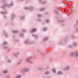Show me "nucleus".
I'll use <instances>...</instances> for the list:
<instances>
[{
	"label": "nucleus",
	"instance_id": "nucleus-35",
	"mask_svg": "<svg viewBox=\"0 0 78 78\" xmlns=\"http://www.w3.org/2000/svg\"><path fill=\"white\" fill-rule=\"evenodd\" d=\"M69 47L70 48H72V46H69Z\"/></svg>",
	"mask_w": 78,
	"mask_h": 78
},
{
	"label": "nucleus",
	"instance_id": "nucleus-18",
	"mask_svg": "<svg viewBox=\"0 0 78 78\" xmlns=\"http://www.w3.org/2000/svg\"><path fill=\"white\" fill-rule=\"evenodd\" d=\"M13 33H18V31L17 30H14L13 31Z\"/></svg>",
	"mask_w": 78,
	"mask_h": 78
},
{
	"label": "nucleus",
	"instance_id": "nucleus-1",
	"mask_svg": "<svg viewBox=\"0 0 78 78\" xmlns=\"http://www.w3.org/2000/svg\"><path fill=\"white\" fill-rule=\"evenodd\" d=\"M12 3H11L10 4L8 5V4H4L2 6V8L4 9L5 7H11L12 5Z\"/></svg>",
	"mask_w": 78,
	"mask_h": 78
},
{
	"label": "nucleus",
	"instance_id": "nucleus-38",
	"mask_svg": "<svg viewBox=\"0 0 78 78\" xmlns=\"http://www.w3.org/2000/svg\"><path fill=\"white\" fill-rule=\"evenodd\" d=\"M20 62H19L17 64L18 65H19V64H20Z\"/></svg>",
	"mask_w": 78,
	"mask_h": 78
},
{
	"label": "nucleus",
	"instance_id": "nucleus-42",
	"mask_svg": "<svg viewBox=\"0 0 78 78\" xmlns=\"http://www.w3.org/2000/svg\"><path fill=\"white\" fill-rule=\"evenodd\" d=\"M70 5H72V4H71Z\"/></svg>",
	"mask_w": 78,
	"mask_h": 78
},
{
	"label": "nucleus",
	"instance_id": "nucleus-28",
	"mask_svg": "<svg viewBox=\"0 0 78 78\" xmlns=\"http://www.w3.org/2000/svg\"><path fill=\"white\" fill-rule=\"evenodd\" d=\"M4 49H7L8 48V47L7 46H5L3 48Z\"/></svg>",
	"mask_w": 78,
	"mask_h": 78
},
{
	"label": "nucleus",
	"instance_id": "nucleus-26",
	"mask_svg": "<svg viewBox=\"0 0 78 78\" xmlns=\"http://www.w3.org/2000/svg\"><path fill=\"white\" fill-rule=\"evenodd\" d=\"M38 17H42V15L41 14H38Z\"/></svg>",
	"mask_w": 78,
	"mask_h": 78
},
{
	"label": "nucleus",
	"instance_id": "nucleus-6",
	"mask_svg": "<svg viewBox=\"0 0 78 78\" xmlns=\"http://www.w3.org/2000/svg\"><path fill=\"white\" fill-rule=\"evenodd\" d=\"M33 9V7L31 6L30 8L29 7H25V9H30V10H32Z\"/></svg>",
	"mask_w": 78,
	"mask_h": 78
},
{
	"label": "nucleus",
	"instance_id": "nucleus-24",
	"mask_svg": "<svg viewBox=\"0 0 78 78\" xmlns=\"http://www.w3.org/2000/svg\"><path fill=\"white\" fill-rule=\"evenodd\" d=\"M50 73V72H47L45 73V75H48V74L49 73Z\"/></svg>",
	"mask_w": 78,
	"mask_h": 78
},
{
	"label": "nucleus",
	"instance_id": "nucleus-41",
	"mask_svg": "<svg viewBox=\"0 0 78 78\" xmlns=\"http://www.w3.org/2000/svg\"><path fill=\"white\" fill-rule=\"evenodd\" d=\"M58 10H59V8H58Z\"/></svg>",
	"mask_w": 78,
	"mask_h": 78
},
{
	"label": "nucleus",
	"instance_id": "nucleus-5",
	"mask_svg": "<svg viewBox=\"0 0 78 78\" xmlns=\"http://www.w3.org/2000/svg\"><path fill=\"white\" fill-rule=\"evenodd\" d=\"M37 29L36 28H34L33 30H30V32L31 33H34V32H36L37 31Z\"/></svg>",
	"mask_w": 78,
	"mask_h": 78
},
{
	"label": "nucleus",
	"instance_id": "nucleus-11",
	"mask_svg": "<svg viewBox=\"0 0 78 78\" xmlns=\"http://www.w3.org/2000/svg\"><path fill=\"white\" fill-rule=\"evenodd\" d=\"M41 0H39V1L41 2V4H43L44 5L46 3V2H42V1H41Z\"/></svg>",
	"mask_w": 78,
	"mask_h": 78
},
{
	"label": "nucleus",
	"instance_id": "nucleus-29",
	"mask_svg": "<svg viewBox=\"0 0 78 78\" xmlns=\"http://www.w3.org/2000/svg\"><path fill=\"white\" fill-rule=\"evenodd\" d=\"M37 21H38V22H41V19H38V20H37Z\"/></svg>",
	"mask_w": 78,
	"mask_h": 78
},
{
	"label": "nucleus",
	"instance_id": "nucleus-25",
	"mask_svg": "<svg viewBox=\"0 0 78 78\" xmlns=\"http://www.w3.org/2000/svg\"><path fill=\"white\" fill-rule=\"evenodd\" d=\"M7 2L6 0H3L2 1V3H6Z\"/></svg>",
	"mask_w": 78,
	"mask_h": 78
},
{
	"label": "nucleus",
	"instance_id": "nucleus-43",
	"mask_svg": "<svg viewBox=\"0 0 78 78\" xmlns=\"http://www.w3.org/2000/svg\"><path fill=\"white\" fill-rule=\"evenodd\" d=\"M71 12H72V11H71Z\"/></svg>",
	"mask_w": 78,
	"mask_h": 78
},
{
	"label": "nucleus",
	"instance_id": "nucleus-4",
	"mask_svg": "<svg viewBox=\"0 0 78 78\" xmlns=\"http://www.w3.org/2000/svg\"><path fill=\"white\" fill-rule=\"evenodd\" d=\"M31 57H30L29 58H28L26 60L27 62H29V63H30V64H33V62H31Z\"/></svg>",
	"mask_w": 78,
	"mask_h": 78
},
{
	"label": "nucleus",
	"instance_id": "nucleus-39",
	"mask_svg": "<svg viewBox=\"0 0 78 78\" xmlns=\"http://www.w3.org/2000/svg\"><path fill=\"white\" fill-rule=\"evenodd\" d=\"M22 2H23L24 0H20Z\"/></svg>",
	"mask_w": 78,
	"mask_h": 78
},
{
	"label": "nucleus",
	"instance_id": "nucleus-23",
	"mask_svg": "<svg viewBox=\"0 0 78 78\" xmlns=\"http://www.w3.org/2000/svg\"><path fill=\"white\" fill-rule=\"evenodd\" d=\"M28 42H29V41L28 40H26L25 42V44H28Z\"/></svg>",
	"mask_w": 78,
	"mask_h": 78
},
{
	"label": "nucleus",
	"instance_id": "nucleus-2",
	"mask_svg": "<svg viewBox=\"0 0 78 78\" xmlns=\"http://www.w3.org/2000/svg\"><path fill=\"white\" fill-rule=\"evenodd\" d=\"M30 71V70L28 68H25L23 69H22L21 72L22 73H25V72H28Z\"/></svg>",
	"mask_w": 78,
	"mask_h": 78
},
{
	"label": "nucleus",
	"instance_id": "nucleus-22",
	"mask_svg": "<svg viewBox=\"0 0 78 78\" xmlns=\"http://www.w3.org/2000/svg\"><path fill=\"white\" fill-rule=\"evenodd\" d=\"M45 9L44 8H43L40 9V11H44Z\"/></svg>",
	"mask_w": 78,
	"mask_h": 78
},
{
	"label": "nucleus",
	"instance_id": "nucleus-40",
	"mask_svg": "<svg viewBox=\"0 0 78 78\" xmlns=\"http://www.w3.org/2000/svg\"><path fill=\"white\" fill-rule=\"evenodd\" d=\"M4 18H6V16H4Z\"/></svg>",
	"mask_w": 78,
	"mask_h": 78
},
{
	"label": "nucleus",
	"instance_id": "nucleus-33",
	"mask_svg": "<svg viewBox=\"0 0 78 78\" xmlns=\"http://www.w3.org/2000/svg\"><path fill=\"white\" fill-rule=\"evenodd\" d=\"M46 22L47 23H48V22H49V21H48V20H46Z\"/></svg>",
	"mask_w": 78,
	"mask_h": 78
},
{
	"label": "nucleus",
	"instance_id": "nucleus-19",
	"mask_svg": "<svg viewBox=\"0 0 78 78\" xmlns=\"http://www.w3.org/2000/svg\"><path fill=\"white\" fill-rule=\"evenodd\" d=\"M48 37H46L44 39V41H48Z\"/></svg>",
	"mask_w": 78,
	"mask_h": 78
},
{
	"label": "nucleus",
	"instance_id": "nucleus-37",
	"mask_svg": "<svg viewBox=\"0 0 78 78\" xmlns=\"http://www.w3.org/2000/svg\"><path fill=\"white\" fill-rule=\"evenodd\" d=\"M10 50H11V49H9L8 50V51H10Z\"/></svg>",
	"mask_w": 78,
	"mask_h": 78
},
{
	"label": "nucleus",
	"instance_id": "nucleus-16",
	"mask_svg": "<svg viewBox=\"0 0 78 78\" xmlns=\"http://www.w3.org/2000/svg\"><path fill=\"white\" fill-rule=\"evenodd\" d=\"M6 44H8V43L7 42L5 41L3 44L2 45H6Z\"/></svg>",
	"mask_w": 78,
	"mask_h": 78
},
{
	"label": "nucleus",
	"instance_id": "nucleus-20",
	"mask_svg": "<svg viewBox=\"0 0 78 78\" xmlns=\"http://www.w3.org/2000/svg\"><path fill=\"white\" fill-rule=\"evenodd\" d=\"M1 13L2 14H6V12H1Z\"/></svg>",
	"mask_w": 78,
	"mask_h": 78
},
{
	"label": "nucleus",
	"instance_id": "nucleus-3",
	"mask_svg": "<svg viewBox=\"0 0 78 78\" xmlns=\"http://www.w3.org/2000/svg\"><path fill=\"white\" fill-rule=\"evenodd\" d=\"M78 55V51H76L75 53L73 52H72L71 54V56H74L75 58H77Z\"/></svg>",
	"mask_w": 78,
	"mask_h": 78
},
{
	"label": "nucleus",
	"instance_id": "nucleus-34",
	"mask_svg": "<svg viewBox=\"0 0 78 78\" xmlns=\"http://www.w3.org/2000/svg\"><path fill=\"white\" fill-rule=\"evenodd\" d=\"M26 31H25V30H23V32H25Z\"/></svg>",
	"mask_w": 78,
	"mask_h": 78
},
{
	"label": "nucleus",
	"instance_id": "nucleus-14",
	"mask_svg": "<svg viewBox=\"0 0 78 78\" xmlns=\"http://www.w3.org/2000/svg\"><path fill=\"white\" fill-rule=\"evenodd\" d=\"M52 71L54 73H55L56 72V69H52Z\"/></svg>",
	"mask_w": 78,
	"mask_h": 78
},
{
	"label": "nucleus",
	"instance_id": "nucleus-9",
	"mask_svg": "<svg viewBox=\"0 0 78 78\" xmlns=\"http://www.w3.org/2000/svg\"><path fill=\"white\" fill-rule=\"evenodd\" d=\"M32 36L33 37H35V39H37V38H38V36H37V35H35L33 34Z\"/></svg>",
	"mask_w": 78,
	"mask_h": 78
},
{
	"label": "nucleus",
	"instance_id": "nucleus-17",
	"mask_svg": "<svg viewBox=\"0 0 78 78\" xmlns=\"http://www.w3.org/2000/svg\"><path fill=\"white\" fill-rule=\"evenodd\" d=\"M76 45H77V44L76 43H74L73 44V45L75 47V46H76Z\"/></svg>",
	"mask_w": 78,
	"mask_h": 78
},
{
	"label": "nucleus",
	"instance_id": "nucleus-21",
	"mask_svg": "<svg viewBox=\"0 0 78 78\" xmlns=\"http://www.w3.org/2000/svg\"><path fill=\"white\" fill-rule=\"evenodd\" d=\"M7 62L9 63H11V61L10 60H7Z\"/></svg>",
	"mask_w": 78,
	"mask_h": 78
},
{
	"label": "nucleus",
	"instance_id": "nucleus-36",
	"mask_svg": "<svg viewBox=\"0 0 78 78\" xmlns=\"http://www.w3.org/2000/svg\"><path fill=\"white\" fill-rule=\"evenodd\" d=\"M5 36L7 37V35L6 34H5Z\"/></svg>",
	"mask_w": 78,
	"mask_h": 78
},
{
	"label": "nucleus",
	"instance_id": "nucleus-12",
	"mask_svg": "<svg viewBox=\"0 0 78 78\" xmlns=\"http://www.w3.org/2000/svg\"><path fill=\"white\" fill-rule=\"evenodd\" d=\"M47 27H44L43 28V30L44 31H47Z\"/></svg>",
	"mask_w": 78,
	"mask_h": 78
},
{
	"label": "nucleus",
	"instance_id": "nucleus-8",
	"mask_svg": "<svg viewBox=\"0 0 78 78\" xmlns=\"http://www.w3.org/2000/svg\"><path fill=\"white\" fill-rule=\"evenodd\" d=\"M20 55V53H19V52H18L16 54H14L13 55H14V56H17V55Z\"/></svg>",
	"mask_w": 78,
	"mask_h": 78
},
{
	"label": "nucleus",
	"instance_id": "nucleus-15",
	"mask_svg": "<svg viewBox=\"0 0 78 78\" xmlns=\"http://www.w3.org/2000/svg\"><path fill=\"white\" fill-rule=\"evenodd\" d=\"M62 72L61 71H58V75H62Z\"/></svg>",
	"mask_w": 78,
	"mask_h": 78
},
{
	"label": "nucleus",
	"instance_id": "nucleus-10",
	"mask_svg": "<svg viewBox=\"0 0 78 78\" xmlns=\"http://www.w3.org/2000/svg\"><path fill=\"white\" fill-rule=\"evenodd\" d=\"M22 77L21 75H19L15 77V78H20Z\"/></svg>",
	"mask_w": 78,
	"mask_h": 78
},
{
	"label": "nucleus",
	"instance_id": "nucleus-27",
	"mask_svg": "<svg viewBox=\"0 0 78 78\" xmlns=\"http://www.w3.org/2000/svg\"><path fill=\"white\" fill-rule=\"evenodd\" d=\"M21 19V20H23V19H24V16H22L21 17H20Z\"/></svg>",
	"mask_w": 78,
	"mask_h": 78
},
{
	"label": "nucleus",
	"instance_id": "nucleus-7",
	"mask_svg": "<svg viewBox=\"0 0 78 78\" xmlns=\"http://www.w3.org/2000/svg\"><path fill=\"white\" fill-rule=\"evenodd\" d=\"M70 69V67L69 66H67L66 68L64 69L65 70H69Z\"/></svg>",
	"mask_w": 78,
	"mask_h": 78
},
{
	"label": "nucleus",
	"instance_id": "nucleus-13",
	"mask_svg": "<svg viewBox=\"0 0 78 78\" xmlns=\"http://www.w3.org/2000/svg\"><path fill=\"white\" fill-rule=\"evenodd\" d=\"M8 71L7 70H5L4 71H3V73H4L5 74H6V73H8Z\"/></svg>",
	"mask_w": 78,
	"mask_h": 78
},
{
	"label": "nucleus",
	"instance_id": "nucleus-32",
	"mask_svg": "<svg viewBox=\"0 0 78 78\" xmlns=\"http://www.w3.org/2000/svg\"><path fill=\"white\" fill-rule=\"evenodd\" d=\"M20 36H23V35L22 34H20Z\"/></svg>",
	"mask_w": 78,
	"mask_h": 78
},
{
	"label": "nucleus",
	"instance_id": "nucleus-31",
	"mask_svg": "<svg viewBox=\"0 0 78 78\" xmlns=\"http://www.w3.org/2000/svg\"><path fill=\"white\" fill-rule=\"evenodd\" d=\"M14 16H15L14 15V14L12 15V18H13V17H14Z\"/></svg>",
	"mask_w": 78,
	"mask_h": 78
},
{
	"label": "nucleus",
	"instance_id": "nucleus-30",
	"mask_svg": "<svg viewBox=\"0 0 78 78\" xmlns=\"http://www.w3.org/2000/svg\"><path fill=\"white\" fill-rule=\"evenodd\" d=\"M55 14H58V12H57L56 11H55Z\"/></svg>",
	"mask_w": 78,
	"mask_h": 78
}]
</instances>
